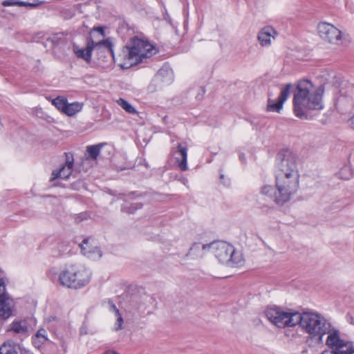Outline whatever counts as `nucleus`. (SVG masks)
<instances>
[{
	"label": "nucleus",
	"instance_id": "1",
	"mask_svg": "<svg viewBox=\"0 0 354 354\" xmlns=\"http://www.w3.org/2000/svg\"><path fill=\"white\" fill-rule=\"evenodd\" d=\"M102 46L107 49L115 63H117L122 68H129L134 65L143 62L145 59L156 54L157 51L155 47L149 41L136 37L131 39L129 46L122 48L117 57L115 56L113 44L109 39L95 42L91 37L88 38L85 48H80L77 45L73 44V50L77 57L90 63L93 49L95 47L100 49Z\"/></svg>",
	"mask_w": 354,
	"mask_h": 354
},
{
	"label": "nucleus",
	"instance_id": "2",
	"mask_svg": "<svg viewBox=\"0 0 354 354\" xmlns=\"http://www.w3.org/2000/svg\"><path fill=\"white\" fill-rule=\"evenodd\" d=\"M322 86H315L308 80L298 82L293 96V111L295 115L301 119L307 118V110H321L323 109Z\"/></svg>",
	"mask_w": 354,
	"mask_h": 354
},
{
	"label": "nucleus",
	"instance_id": "3",
	"mask_svg": "<svg viewBox=\"0 0 354 354\" xmlns=\"http://www.w3.org/2000/svg\"><path fill=\"white\" fill-rule=\"evenodd\" d=\"M276 190L271 185H266L261 189V193L270 196L279 205L288 202L299 187V177L275 176Z\"/></svg>",
	"mask_w": 354,
	"mask_h": 354
},
{
	"label": "nucleus",
	"instance_id": "4",
	"mask_svg": "<svg viewBox=\"0 0 354 354\" xmlns=\"http://www.w3.org/2000/svg\"><path fill=\"white\" fill-rule=\"evenodd\" d=\"M297 325L312 338L316 339L319 343H322L323 337L328 332L330 323L318 313L297 312L295 326Z\"/></svg>",
	"mask_w": 354,
	"mask_h": 354
},
{
	"label": "nucleus",
	"instance_id": "5",
	"mask_svg": "<svg viewBox=\"0 0 354 354\" xmlns=\"http://www.w3.org/2000/svg\"><path fill=\"white\" fill-rule=\"evenodd\" d=\"M91 279V271L80 263L66 265L58 277L60 285L74 289L84 287L90 282Z\"/></svg>",
	"mask_w": 354,
	"mask_h": 354
},
{
	"label": "nucleus",
	"instance_id": "6",
	"mask_svg": "<svg viewBox=\"0 0 354 354\" xmlns=\"http://www.w3.org/2000/svg\"><path fill=\"white\" fill-rule=\"evenodd\" d=\"M268 319L278 328L295 326L296 311H286L278 306H271L265 310Z\"/></svg>",
	"mask_w": 354,
	"mask_h": 354
},
{
	"label": "nucleus",
	"instance_id": "7",
	"mask_svg": "<svg viewBox=\"0 0 354 354\" xmlns=\"http://www.w3.org/2000/svg\"><path fill=\"white\" fill-rule=\"evenodd\" d=\"M277 170L275 176H290L299 177V173L297 164V156L290 150H283L277 155Z\"/></svg>",
	"mask_w": 354,
	"mask_h": 354
},
{
	"label": "nucleus",
	"instance_id": "8",
	"mask_svg": "<svg viewBox=\"0 0 354 354\" xmlns=\"http://www.w3.org/2000/svg\"><path fill=\"white\" fill-rule=\"evenodd\" d=\"M326 344L330 348V351H335L338 354H342L346 351H348L351 349L352 342L347 341L341 339L339 336V331L336 328H331V326H329Z\"/></svg>",
	"mask_w": 354,
	"mask_h": 354
},
{
	"label": "nucleus",
	"instance_id": "9",
	"mask_svg": "<svg viewBox=\"0 0 354 354\" xmlns=\"http://www.w3.org/2000/svg\"><path fill=\"white\" fill-rule=\"evenodd\" d=\"M317 31L319 37L328 43L339 44L342 40V31L332 24L319 22L317 25Z\"/></svg>",
	"mask_w": 354,
	"mask_h": 354
},
{
	"label": "nucleus",
	"instance_id": "10",
	"mask_svg": "<svg viewBox=\"0 0 354 354\" xmlns=\"http://www.w3.org/2000/svg\"><path fill=\"white\" fill-rule=\"evenodd\" d=\"M223 250L226 259L225 266L229 268H239L244 265L245 260L242 253L236 250L233 245L227 242L223 241Z\"/></svg>",
	"mask_w": 354,
	"mask_h": 354
},
{
	"label": "nucleus",
	"instance_id": "11",
	"mask_svg": "<svg viewBox=\"0 0 354 354\" xmlns=\"http://www.w3.org/2000/svg\"><path fill=\"white\" fill-rule=\"evenodd\" d=\"M187 151V144L185 142H178L170 151V154L174 158L177 166L183 171L188 169Z\"/></svg>",
	"mask_w": 354,
	"mask_h": 354
},
{
	"label": "nucleus",
	"instance_id": "12",
	"mask_svg": "<svg viewBox=\"0 0 354 354\" xmlns=\"http://www.w3.org/2000/svg\"><path fill=\"white\" fill-rule=\"evenodd\" d=\"M292 87L291 84H287L281 91L280 95L278 97L277 102L271 99V95L268 94V104H267V111L269 112H277L279 113L283 109V103L288 99Z\"/></svg>",
	"mask_w": 354,
	"mask_h": 354
},
{
	"label": "nucleus",
	"instance_id": "13",
	"mask_svg": "<svg viewBox=\"0 0 354 354\" xmlns=\"http://www.w3.org/2000/svg\"><path fill=\"white\" fill-rule=\"evenodd\" d=\"M12 299L6 292V288L0 289V320L6 319L12 315Z\"/></svg>",
	"mask_w": 354,
	"mask_h": 354
},
{
	"label": "nucleus",
	"instance_id": "14",
	"mask_svg": "<svg viewBox=\"0 0 354 354\" xmlns=\"http://www.w3.org/2000/svg\"><path fill=\"white\" fill-rule=\"evenodd\" d=\"M93 241L91 238L84 239L80 244L82 254L88 258L92 259H99L102 254L100 249L93 243Z\"/></svg>",
	"mask_w": 354,
	"mask_h": 354
},
{
	"label": "nucleus",
	"instance_id": "15",
	"mask_svg": "<svg viewBox=\"0 0 354 354\" xmlns=\"http://www.w3.org/2000/svg\"><path fill=\"white\" fill-rule=\"evenodd\" d=\"M66 158L64 165H63L59 170H53L52 176L50 181H53L57 178L68 179L73 172V158L72 156H69L66 154Z\"/></svg>",
	"mask_w": 354,
	"mask_h": 354
},
{
	"label": "nucleus",
	"instance_id": "16",
	"mask_svg": "<svg viewBox=\"0 0 354 354\" xmlns=\"http://www.w3.org/2000/svg\"><path fill=\"white\" fill-rule=\"evenodd\" d=\"M277 35V31L270 26L263 27L258 33V40L262 46H268L271 39H274Z\"/></svg>",
	"mask_w": 354,
	"mask_h": 354
},
{
	"label": "nucleus",
	"instance_id": "17",
	"mask_svg": "<svg viewBox=\"0 0 354 354\" xmlns=\"http://www.w3.org/2000/svg\"><path fill=\"white\" fill-rule=\"evenodd\" d=\"M103 146V143L87 146L84 153L86 160H97Z\"/></svg>",
	"mask_w": 354,
	"mask_h": 354
},
{
	"label": "nucleus",
	"instance_id": "18",
	"mask_svg": "<svg viewBox=\"0 0 354 354\" xmlns=\"http://www.w3.org/2000/svg\"><path fill=\"white\" fill-rule=\"evenodd\" d=\"M48 340L47 333L44 328L38 330L32 338L33 345L37 348H39Z\"/></svg>",
	"mask_w": 354,
	"mask_h": 354
},
{
	"label": "nucleus",
	"instance_id": "19",
	"mask_svg": "<svg viewBox=\"0 0 354 354\" xmlns=\"http://www.w3.org/2000/svg\"><path fill=\"white\" fill-rule=\"evenodd\" d=\"M0 354H21L17 344L4 343L0 346Z\"/></svg>",
	"mask_w": 354,
	"mask_h": 354
},
{
	"label": "nucleus",
	"instance_id": "20",
	"mask_svg": "<svg viewBox=\"0 0 354 354\" xmlns=\"http://www.w3.org/2000/svg\"><path fill=\"white\" fill-rule=\"evenodd\" d=\"M82 109V105L79 102H73L71 104L67 102L64 113L68 116H72L80 111Z\"/></svg>",
	"mask_w": 354,
	"mask_h": 354
},
{
	"label": "nucleus",
	"instance_id": "21",
	"mask_svg": "<svg viewBox=\"0 0 354 354\" xmlns=\"http://www.w3.org/2000/svg\"><path fill=\"white\" fill-rule=\"evenodd\" d=\"M221 245L220 241H214L208 244L202 245V250L203 251H211L212 253L215 254V257L216 258L219 257V254H217L216 252L219 250Z\"/></svg>",
	"mask_w": 354,
	"mask_h": 354
},
{
	"label": "nucleus",
	"instance_id": "22",
	"mask_svg": "<svg viewBox=\"0 0 354 354\" xmlns=\"http://www.w3.org/2000/svg\"><path fill=\"white\" fill-rule=\"evenodd\" d=\"M11 330L16 333H26L28 331V327L25 322H13L11 324Z\"/></svg>",
	"mask_w": 354,
	"mask_h": 354
},
{
	"label": "nucleus",
	"instance_id": "23",
	"mask_svg": "<svg viewBox=\"0 0 354 354\" xmlns=\"http://www.w3.org/2000/svg\"><path fill=\"white\" fill-rule=\"evenodd\" d=\"M142 204L141 203H133L130 205L125 203L122 205V210L129 214H133L137 209L142 208Z\"/></svg>",
	"mask_w": 354,
	"mask_h": 354
},
{
	"label": "nucleus",
	"instance_id": "24",
	"mask_svg": "<svg viewBox=\"0 0 354 354\" xmlns=\"http://www.w3.org/2000/svg\"><path fill=\"white\" fill-rule=\"evenodd\" d=\"M117 102L127 113H136L135 108L131 104H129L127 100H125L122 98H120L117 101Z\"/></svg>",
	"mask_w": 354,
	"mask_h": 354
},
{
	"label": "nucleus",
	"instance_id": "25",
	"mask_svg": "<svg viewBox=\"0 0 354 354\" xmlns=\"http://www.w3.org/2000/svg\"><path fill=\"white\" fill-rule=\"evenodd\" d=\"M205 251L202 250V245L199 243H194L189 249L190 255H196V257H202Z\"/></svg>",
	"mask_w": 354,
	"mask_h": 354
},
{
	"label": "nucleus",
	"instance_id": "26",
	"mask_svg": "<svg viewBox=\"0 0 354 354\" xmlns=\"http://www.w3.org/2000/svg\"><path fill=\"white\" fill-rule=\"evenodd\" d=\"M67 102V100L62 97H57L55 98L52 102L53 104L63 113Z\"/></svg>",
	"mask_w": 354,
	"mask_h": 354
},
{
	"label": "nucleus",
	"instance_id": "27",
	"mask_svg": "<svg viewBox=\"0 0 354 354\" xmlns=\"http://www.w3.org/2000/svg\"><path fill=\"white\" fill-rule=\"evenodd\" d=\"M89 215L87 212H82L79 214H76L74 217V219L76 223H80L83 221L87 220Z\"/></svg>",
	"mask_w": 354,
	"mask_h": 354
},
{
	"label": "nucleus",
	"instance_id": "28",
	"mask_svg": "<svg viewBox=\"0 0 354 354\" xmlns=\"http://www.w3.org/2000/svg\"><path fill=\"white\" fill-rule=\"evenodd\" d=\"M165 73H167V75H169V80L171 81V72L170 71L165 70L164 68H161L158 71V72L157 73V76H156L157 78H159L161 81L164 82L165 80H162V77H164Z\"/></svg>",
	"mask_w": 354,
	"mask_h": 354
},
{
	"label": "nucleus",
	"instance_id": "29",
	"mask_svg": "<svg viewBox=\"0 0 354 354\" xmlns=\"http://www.w3.org/2000/svg\"><path fill=\"white\" fill-rule=\"evenodd\" d=\"M108 305L109 306V310L112 312H113L115 313V315H119L120 313V310L119 309L116 307V306L115 305V304L111 300V299H109L108 301Z\"/></svg>",
	"mask_w": 354,
	"mask_h": 354
},
{
	"label": "nucleus",
	"instance_id": "30",
	"mask_svg": "<svg viewBox=\"0 0 354 354\" xmlns=\"http://www.w3.org/2000/svg\"><path fill=\"white\" fill-rule=\"evenodd\" d=\"M115 316L117 317V322L115 324L117 325V326L115 327V330H118L122 328V324L123 323V319L122 317V315H121L120 313H119V315H116Z\"/></svg>",
	"mask_w": 354,
	"mask_h": 354
},
{
	"label": "nucleus",
	"instance_id": "31",
	"mask_svg": "<svg viewBox=\"0 0 354 354\" xmlns=\"http://www.w3.org/2000/svg\"><path fill=\"white\" fill-rule=\"evenodd\" d=\"M16 3H17L16 6H31V7H35L37 5L35 3H28V2L21 1H16Z\"/></svg>",
	"mask_w": 354,
	"mask_h": 354
},
{
	"label": "nucleus",
	"instance_id": "32",
	"mask_svg": "<svg viewBox=\"0 0 354 354\" xmlns=\"http://www.w3.org/2000/svg\"><path fill=\"white\" fill-rule=\"evenodd\" d=\"M17 5L15 0H6L2 2V6H15Z\"/></svg>",
	"mask_w": 354,
	"mask_h": 354
},
{
	"label": "nucleus",
	"instance_id": "33",
	"mask_svg": "<svg viewBox=\"0 0 354 354\" xmlns=\"http://www.w3.org/2000/svg\"><path fill=\"white\" fill-rule=\"evenodd\" d=\"M205 91L204 88H203V87H200V88H198V94H197V95H196V98L198 100H202V99H203V95H204V94H205Z\"/></svg>",
	"mask_w": 354,
	"mask_h": 354
},
{
	"label": "nucleus",
	"instance_id": "34",
	"mask_svg": "<svg viewBox=\"0 0 354 354\" xmlns=\"http://www.w3.org/2000/svg\"><path fill=\"white\" fill-rule=\"evenodd\" d=\"M93 31H96L99 32L102 37H104V30L102 27H96L93 28L91 32V33Z\"/></svg>",
	"mask_w": 354,
	"mask_h": 354
},
{
	"label": "nucleus",
	"instance_id": "35",
	"mask_svg": "<svg viewBox=\"0 0 354 354\" xmlns=\"http://www.w3.org/2000/svg\"><path fill=\"white\" fill-rule=\"evenodd\" d=\"M346 317L349 323L354 325V318L349 314L346 315Z\"/></svg>",
	"mask_w": 354,
	"mask_h": 354
},
{
	"label": "nucleus",
	"instance_id": "36",
	"mask_svg": "<svg viewBox=\"0 0 354 354\" xmlns=\"http://www.w3.org/2000/svg\"><path fill=\"white\" fill-rule=\"evenodd\" d=\"M239 159L240 160L243 162V163H245V154L243 153H239Z\"/></svg>",
	"mask_w": 354,
	"mask_h": 354
},
{
	"label": "nucleus",
	"instance_id": "37",
	"mask_svg": "<svg viewBox=\"0 0 354 354\" xmlns=\"http://www.w3.org/2000/svg\"><path fill=\"white\" fill-rule=\"evenodd\" d=\"M342 354H354V348H353V344H351V349L348 351H346L345 353H343Z\"/></svg>",
	"mask_w": 354,
	"mask_h": 354
},
{
	"label": "nucleus",
	"instance_id": "38",
	"mask_svg": "<svg viewBox=\"0 0 354 354\" xmlns=\"http://www.w3.org/2000/svg\"><path fill=\"white\" fill-rule=\"evenodd\" d=\"M103 354H118V353L112 351H107L104 352Z\"/></svg>",
	"mask_w": 354,
	"mask_h": 354
},
{
	"label": "nucleus",
	"instance_id": "39",
	"mask_svg": "<svg viewBox=\"0 0 354 354\" xmlns=\"http://www.w3.org/2000/svg\"><path fill=\"white\" fill-rule=\"evenodd\" d=\"M351 125L353 128H354V115L352 116V118L350 120Z\"/></svg>",
	"mask_w": 354,
	"mask_h": 354
},
{
	"label": "nucleus",
	"instance_id": "40",
	"mask_svg": "<svg viewBox=\"0 0 354 354\" xmlns=\"http://www.w3.org/2000/svg\"><path fill=\"white\" fill-rule=\"evenodd\" d=\"M348 169V168H347V167L342 169V171H340V174H342L343 172L347 171Z\"/></svg>",
	"mask_w": 354,
	"mask_h": 354
},
{
	"label": "nucleus",
	"instance_id": "41",
	"mask_svg": "<svg viewBox=\"0 0 354 354\" xmlns=\"http://www.w3.org/2000/svg\"><path fill=\"white\" fill-rule=\"evenodd\" d=\"M349 88H350L351 89L354 88V84H350V85H349Z\"/></svg>",
	"mask_w": 354,
	"mask_h": 354
}]
</instances>
